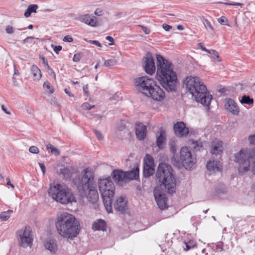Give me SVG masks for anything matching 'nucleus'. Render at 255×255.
I'll return each mask as SVG.
<instances>
[{
    "mask_svg": "<svg viewBox=\"0 0 255 255\" xmlns=\"http://www.w3.org/2000/svg\"><path fill=\"white\" fill-rule=\"evenodd\" d=\"M240 102L243 104L251 105L253 104L254 100L249 95H244L242 97Z\"/></svg>",
    "mask_w": 255,
    "mask_h": 255,
    "instance_id": "nucleus-34",
    "label": "nucleus"
},
{
    "mask_svg": "<svg viewBox=\"0 0 255 255\" xmlns=\"http://www.w3.org/2000/svg\"><path fill=\"white\" fill-rule=\"evenodd\" d=\"M31 73L34 80H39L41 77V71L36 65H33L31 66Z\"/></svg>",
    "mask_w": 255,
    "mask_h": 255,
    "instance_id": "nucleus-30",
    "label": "nucleus"
},
{
    "mask_svg": "<svg viewBox=\"0 0 255 255\" xmlns=\"http://www.w3.org/2000/svg\"><path fill=\"white\" fill-rule=\"evenodd\" d=\"M155 173V166H149L145 164L143 167V176L144 178H149Z\"/></svg>",
    "mask_w": 255,
    "mask_h": 255,
    "instance_id": "nucleus-27",
    "label": "nucleus"
},
{
    "mask_svg": "<svg viewBox=\"0 0 255 255\" xmlns=\"http://www.w3.org/2000/svg\"><path fill=\"white\" fill-rule=\"evenodd\" d=\"M34 39V37H31V36H30V37H26V38H25L23 40V42L24 43H31L32 42V40Z\"/></svg>",
    "mask_w": 255,
    "mask_h": 255,
    "instance_id": "nucleus-56",
    "label": "nucleus"
},
{
    "mask_svg": "<svg viewBox=\"0 0 255 255\" xmlns=\"http://www.w3.org/2000/svg\"><path fill=\"white\" fill-rule=\"evenodd\" d=\"M155 180L168 194H172L176 192V180L171 165L166 163H159L155 172Z\"/></svg>",
    "mask_w": 255,
    "mask_h": 255,
    "instance_id": "nucleus-4",
    "label": "nucleus"
},
{
    "mask_svg": "<svg viewBox=\"0 0 255 255\" xmlns=\"http://www.w3.org/2000/svg\"><path fill=\"white\" fill-rule=\"evenodd\" d=\"M29 151L32 153H37L39 152V149L36 146H31L29 148Z\"/></svg>",
    "mask_w": 255,
    "mask_h": 255,
    "instance_id": "nucleus-48",
    "label": "nucleus"
},
{
    "mask_svg": "<svg viewBox=\"0 0 255 255\" xmlns=\"http://www.w3.org/2000/svg\"><path fill=\"white\" fill-rule=\"evenodd\" d=\"M183 84L197 102L201 103L208 110L210 109L212 96L208 91L206 86L200 81L198 77L188 76L184 79Z\"/></svg>",
    "mask_w": 255,
    "mask_h": 255,
    "instance_id": "nucleus-3",
    "label": "nucleus"
},
{
    "mask_svg": "<svg viewBox=\"0 0 255 255\" xmlns=\"http://www.w3.org/2000/svg\"><path fill=\"white\" fill-rule=\"evenodd\" d=\"M114 181L119 186L127 183L125 172L122 169H114L111 174Z\"/></svg>",
    "mask_w": 255,
    "mask_h": 255,
    "instance_id": "nucleus-15",
    "label": "nucleus"
},
{
    "mask_svg": "<svg viewBox=\"0 0 255 255\" xmlns=\"http://www.w3.org/2000/svg\"><path fill=\"white\" fill-rule=\"evenodd\" d=\"M38 8L37 4H33L29 5L25 10L24 15L25 17H28L30 16L31 13L36 12Z\"/></svg>",
    "mask_w": 255,
    "mask_h": 255,
    "instance_id": "nucleus-31",
    "label": "nucleus"
},
{
    "mask_svg": "<svg viewBox=\"0 0 255 255\" xmlns=\"http://www.w3.org/2000/svg\"><path fill=\"white\" fill-rule=\"evenodd\" d=\"M53 47V50L55 53L57 54L58 53V52L61 51L62 49V47L60 45H51Z\"/></svg>",
    "mask_w": 255,
    "mask_h": 255,
    "instance_id": "nucleus-50",
    "label": "nucleus"
},
{
    "mask_svg": "<svg viewBox=\"0 0 255 255\" xmlns=\"http://www.w3.org/2000/svg\"><path fill=\"white\" fill-rule=\"evenodd\" d=\"M12 210H8L6 211L2 212L0 214V221H6L10 218V215L13 213Z\"/></svg>",
    "mask_w": 255,
    "mask_h": 255,
    "instance_id": "nucleus-32",
    "label": "nucleus"
},
{
    "mask_svg": "<svg viewBox=\"0 0 255 255\" xmlns=\"http://www.w3.org/2000/svg\"><path fill=\"white\" fill-rule=\"evenodd\" d=\"M204 24L207 30L212 34L215 33L214 29L211 22L208 19H205Z\"/></svg>",
    "mask_w": 255,
    "mask_h": 255,
    "instance_id": "nucleus-36",
    "label": "nucleus"
},
{
    "mask_svg": "<svg viewBox=\"0 0 255 255\" xmlns=\"http://www.w3.org/2000/svg\"><path fill=\"white\" fill-rule=\"evenodd\" d=\"M39 165L44 175L46 172L45 166L43 163H39Z\"/></svg>",
    "mask_w": 255,
    "mask_h": 255,
    "instance_id": "nucleus-61",
    "label": "nucleus"
},
{
    "mask_svg": "<svg viewBox=\"0 0 255 255\" xmlns=\"http://www.w3.org/2000/svg\"><path fill=\"white\" fill-rule=\"evenodd\" d=\"M48 192L54 200L62 204L76 202V198L71 189L63 187L59 184L51 187Z\"/></svg>",
    "mask_w": 255,
    "mask_h": 255,
    "instance_id": "nucleus-8",
    "label": "nucleus"
},
{
    "mask_svg": "<svg viewBox=\"0 0 255 255\" xmlns=\"http://www.w3.org/2000/svg\"><path fill=\"white\" fill-rule=\"evenodd\" d=\"M63 41L66 42H71L73 41V39L70 36L66 35L63 38Z\"/></svg>",
    "mask_w": 255,
    "mask_h": 255,
    "instance_id": "nucleus-52",
    "label": "nucleus"
},
{
    "mask_svg": "<svg viewBox=\"0 0 255 255\" xmlns=\"http://www.w3.org/2000/svg\"><path fill=\"white\" fill-rule=\"evenodd\" d=\"M165 133L164 131H161L159 135L156 138V145L160 148L162 149L163 147V144L165 141Z\"/></svg>",
    "mask_w": 255,
    "mask_h": 255,
    "instance_id": "nucleus-28",
    "label": "nucleus"
},
{
    "mask_svg": "<svg viewBox=\"0 0 255 255\" xmlns=\"http://www.w3.org/2000/svg\"><path fill=\"white\" fill-rule=\"evenodd\" d=\"M88 89H89V87H88V84L84 85L83 87L84 96H88V94H89Z\"/></svg>",
    "mask_w": 255,
    "mask_h": 255,
    "instance_id": "nucleus-53",
    "label": "nucleus"
},
{
    "mask_svg": "<svg viewBox=\"0 0 255 255\" xmlns=\"http://www.w3.org/2000/svg\"><path fill=\"white\" fill-rule=\"evenodd\" d=\"M225 107L226 110H228L234 115H238L239 113V108L235 101L233 99H226Z\"/></svg>",
    "mask_w": 255,
    "mask_h": 255,
    "instance_id": "nucleus-23",
    "label": "nucleus"
},
{
    "mask_svg": "<svg viewBox=\"0 0 255 255\" xmlns=\"http://www.w3.org/2000/svg\"><path fill=\"white\" fill-rule=\"evenodd\" d=\"M174 133L177 136H186L189 133V129L183 122H178L173 126Z\"/></svg>",
    "mask_w": 255,
    "mask_h": 255,
    "instance_id": "nucleus-16",
    "label": "nucleus"
},
{
    "mask_svg": "<svg viewBox=\"0 0 255 255\" xmlns=\"http://www.w3.org/2000/svg\"><path fill=\"white\" fill-rule=\"evenodd\" d=\"M81 107L84 110H89L94 109L95 106H91L88 103L85 102L82 105Z\"/></svg>",
    "mask_w": 255,
    "mask_h": 255,
    "instance_id": "nucleus-42",
    "label": "nucleus"
},
{
    "mask_svg": "<svg viewBox=\"0 0 255 255\" xmlns=\"http://www.w3.org/2000/svg\"><path fill=\"white\" fill-rule=\"evenodd\" d=\"M117 63V60L115 59H110L105 61L104 65L106 67H111L115 65Z\"/></svg>",
    "mask_w": 255,
    "mask_h": 255,
    "instance_id": "nucleus-39",
    "label": "nucleus"
},
{
    "mask_svg": "<svg viewBox=\"0 0 255 255\" xmlns=\"http://www.w3.org/2000/svg\"><path fill=\"white\" fill-rule=\"evenodd\" d=\"M118 137L121 139H126L131 136V132L125 127L121 128L117 132Z\"/></svg>",
    "mask_w": 255,
    "mask_h": 255,
    "instance_id": "nucleus-26",
    "label": "nucleus"
},
{
    "mask_svg": "<svg viewBox=\"0 0 255 255\" xmlns=\"http://www.w3.org/2000/svg\"><path fill=\"white\" fill-rule=\"evenodd\" d=\"M184 243L186 246V248L184 249L185 251H187L191 249L196 245V243L194 240H190L188 242L184 241Z\"/></svg>",
    "mask_w": 255,
    "mask_h": 255,
    "instance_id": "nucleus-38",
    "label": "nucleus"
},
{
    "mask_svg": "<svg viewBox=\"0 0 255 255\" xmlns=\"http://www.w3.org/2000/svg\"><path fill=\"white\" fill-rule=\"evenodd\" d=\"M94 133H95V135H96L97 138L99 140H101L103 139L104 137L102 135V134L101 133V132L100 131L95 129L94 130Z\"/></svg>",
    "mask_w": 255,
    "mask_h": 255,
    "instance_id": "nucleus-49",
    "label": "nucleus"
},
{
    "mask_svg": "<svg viewBox=\"0 0 255 255\" xmlns=\"http://www.w3.org/2000/svg\"><path fill=\"white\" fill-rule=\"evenodd\" d=\"M147 164L149 166H155L154 160L152 156L149 154H146L143 160V166Z\"/></svg>",
    "mask_w": 255,
    "mask_h": 255,
    "instance_id": "nucleus-33",
    "label": "nucleus"
},
{
    "mask_svg": "<svg viewBox=\"0 0 255 255\" xmlns=\"http://www.w3.org/2000/svg\"><path fill=\"white\" fill-rule=\"evenodd\" d=\"M64 92L66 94H67L69 97H73L74 95L71 93V92L69 91V89L65 88L64 89Z\"/></svg>",
    "mask_w": 255,
    "mask_h": 255,
    "instance_id": "nucleus-64",
    "label": "nucleus"
},
{
    "mask_svg": "<svg viewBox=\"0 0 255 255\" xmlns=\"http://www.w3.org/2000/svg\"><path fill=\"white\" fill-rule=\"evenodd\" d=\"M89 43L92 44H94L98 47H101L102 45L97 40H90L89 41Z\"/></svg>",
    "mask_w": 255,
    "mask_h": 255,
    "instance_id": "nucleus-59",
    "label": "nucleus"
},
{
    "mask_svg": "<svg viewBox=\"0 0 255 255\" xmlns=\"http://www.w3.org/2000/svg\"><path fill=\"white\" fill-rule=\"evenodd\" d=\"M180 161L181 166H183L186 170H191L194 168L196 158L193 154L190 147L188 146L182 147L180 151Z\"/></svg>",
    "mask_w": 255,
    "mask_h": 255,
    "instance_id": "nucleus-9",
    "label": "nucleus"
},
{
    "mask_svg": "<svg viewBox=\"0 0 255 255\" xmlns=\"http://www.w3.org/2000/svg\"><path fill=\"white\" fill-rule=\"evenodd\" d=\"M128 201L126 196H120L117 199L114 204V209L121 214L128 213Z\"/></svg>",
    "mask_w": 255,
    "mask_h": 255,
    "instance_id": "nucleus-14",
    "label": "nucleus"
},
{
    "mask_svg": "<svg viewBox=\"0 0 255 255\" xmlns=\"http://www.w3.org/2000/svg\"><path fill=\"white\" fill-rule=\"evenodd\" d=\"M223 142L221 141L216 140L211 143L210 153L212 154L221 155L223 151Z\"/></svg>",
    "mask_w": 255,
    "mask_h": 255,
    "instance_id": "nucleus-21",
    "label": "nucleus"
},
{
    "mask_svg": "<svg viewBox=\"0 0 255 255\" xmlns=\"http://www.w3.org/2000/svg\"><path fill=\"white\" fill-rule=\"evenodd\" d=\"M44 246L51 253H55L57 250L56 242L54 239H48L44 242Z\"/></svg>",
    "mask_w": 255,
    "mask_h": 255,
    "instance_id": "nucleus-25",
    "label": "nucleus"
},
{
    "mask_svg": "<svg viewBox=\"0 0 255 255\" xmlns=\"http://www.w3.org/2000/svg\"><path fill=\"white\" fill-rule=\"evenodd\" d=\"M141 27L142 28V30L145 34H149L150 33L151 30L148 28L144 26H141Z\"/></svg>",
    "mask_w": 255,
    "mask_h": 255,
    "instance_id": "nucleus-60",
    "label": "nucleus"
},
{
    "mask_svg": "<svg viewBox=\"0 0 255 255\" xmlns=\"http://www.w3.org/2000/svg\"><path fill=\"white\" fill-rule=\"evenodd\" d=\"M59 174L63 179L66 180H70L72 177V173L68 168L64 167L60 169Z\"/></svg>",
    "mask_w": 255,
    "mask_h": 255,
    "instance_id": "nucleus-29",
    "label": "nucleus"
},
{
    "mask_svg": "<svg viewBox=\"0 0 255 255\" xmlns=\"http://www.w3.org/2000/svg\"><path fill=\"white\" fill-rule=\"evenodd\" d=\"M99 189L103 199L104 207L108 213L113 212V198L115 187L110 177L99 180Z\"/></svg>",
    "mask_w": 255,
    "mask_h": 255,
    "instance_id": "nucleus-7",
    "label": "nucleus"
},
{
    "mask_svg": "<svg viewBox=\"0 0 255 255\" xmlns=\"http://www.w3.org/2000/svg\"><path fill=\"white\" fill-rule=\"evenodd\" d=\"M73 182L81 195L85 194L86 191L88 190L87 200L91 204H94V208L97 209L98 208L97 203L99 200V194L94 182L93 172L87 168L84 169L81 173V176H76Z\"/></svg>",
    "mask_w": 255,
    "mask_h": 255,
    "instance_id": "nucleus-2",
    "label": "nucleus"
},
{
    "mask_svg": "<svg viewBox=\"0 0 255 255\" xmlns=\"http://www.w3.org/2000/svg\"><path fill=\"white\" fill-rule=\"evenodd\" d=\"M135 135L137 138L139 140H143L146 135V127L141 123L135 124Z\"/></svg>",
    "mask_w": 255,
    "mask_h": 255,
    "instance_id": "nucleus-19",
    "label": "nucleus"
},
{
    "mask_svg": "<svg viewBox=\"0 0 255 255\" xmlns=\"http://www.w3.org/2000/svg\"><path fill=\"white\" fill-rule=\"evenodd\" d=\"M19 245L21 247L26 248L32 244L33 241L32 229L30 227L25 226L24 229L16 232Z\"/></svg>",
    "mask_w": 255,
    "mask_h": 255,
    "instance_id": "nucleus-11",
    "label": "nucleus"
},
{
    "mask_svg": "<svg viewBox=\"0 0 255 255\" xmlns=\"http://www.w3.org/2000/svg\"><path fill=\"white\" fill-rule=\"evenodd\" d=\"M211 58L214 60H216L218 62L221 61L222 59L220 57L218 52L215 50V53H213L211 56Z\"/></svg>",
    "mask_w": 255,
    "mask_h": 255,
    "instance_id": "nucleus-43",
    "label": "nucleus"
},
{
    "mask_svg": "<svg viewBox=\"0 0 255 255\" xmlns=\"http://www.w3.org/2000/svg\"><path fill=\"white\" fill-rule=\"evenodd\" d=\"M50 103L51 105H53L54 106H58L59 104L57 101L55 97H52L50 99Z\"/></svg>",
    "mask_w": 255,
    "mask_h": 255,
    "instance_id": "nucleus-57",
    "label": "nucleus"
},
{
    "mask_svg": "<svg viewBox=\"0 0 255 255\" xmlns=\"http://www.w3.org/2000/svg\"><path fill=\"white\" fill-rule=\"evenodd\" d=\"M127 181L131 180H137L139 178V167L137 163H135L133 168L129 171H125Z\"/></svg>",
    "mask_w": 255,
    "mask_h": 255,
    "instance_id": "nucleus-18",
    "label": "nucleus"
},
{
    "mask_svg": "<svg viewBox=\"0 0 255 255\" xmlns=\"http://www.w3.org/2000/svg\"><path fill=\"white\" fill-rule=\"evenodd\" d=\"M217 3L224 4L225 5H239V6H241V7H242V6L243 5V3H240V2H235V3H229L227 2H222V1H218L217 2Z\"/></svg>",
    "mask_w": 255,
    "mask_h": 255,
    "instance_id": "nucleus-45",
    "label": "nucleus"
},
{
    "mask_svg": "<svg viewBox=\"0 0 255 255\" xmlns=\"http://www.w3.org/2000/svg\"><path fill=\"white\" fill-rule=\"evenodd\" d=\"M248 140L250 144L255 145V133L250 135L248 137Z\"/></svg>",
    "mask_w": 255,
    "mask_h": 255,
    "instance_id": "nucleus-47",
    "label": "nucleus"
},
{
    "mask_svg": "<svg viewBox=\"0 0 255 255\" xmlns=\"http://www.w3.org/2000/svg\"><path fill=\"white\" fill-rule=\"evenodd\" d=\"M144 61V69L145 72L150 75L154 73L156 67L154 63V59L152 54L149 52L146 53L145 56L143 58Z\"/></svg>",
    "mask_w": 255,
    "mask_h": 255,
    "instance_id": "nucleus-12",
    "label": "nucleus"
},
{
    "mask_svg": "<svg viewBox=\"0 0 255 255\" xmlns=\"http://www.w3.org/2000/svg\"><path fill=\"white\" fill-rule=\"evenodd\" d=\"M5 31L8 34H12L14 32L13 28L10 25H7L6 27Z\"/></svg>",
    "mask_w": 255,
    "mask_h": 255,
    "instance_id": "nucleus-51",
    "label": "nucleus"
},
{
    "mask_svg": "<svg viewBox=\"0 0 255 255\" xmlns=\"http://www.w3.org/2000/svg\"><path fill=\"white\" fill-rule=\"evenodd\" d=\"M197 46L199 48H200V49H201L202 51H206V47H205L204 46H203V43H198L197 44Z\"/></svg>",
    "mask_w": 255,
    "mask_h": 255,
    "instance_id": "nucleus-63",
    "label": "nucleus"
},
{
    "mask_svg": "<svg viewBox=\"0 0 255 255\" xmlns=\"http://www.w3.org/2000/svg\"><path fill=\"white\" fill-rule=\"evenodd\" d=\"M81 58H82L81 53H76L74 55V56L73 57V61L75 62H78L81 60Z\"/></svg>",
    "mask_w": 255,
    "mask_h": 255,
    "instance_id": "nucleus-44",
    "label": "nucleus"
},
{
    "mask_svg": "<svg viewBox=\"0 0 255 255\" xmlns=\"http://www.w3.org/2000/svg\"><path fill=\"white\" fill-rule=\"evenodd\" d=\"M80 20L81 21L92 27H96L98 26L97 18L88 14L81 16L80 17Z\"/></svg>",
    "mask_w": 255,
    "mask_h": 255,
    "instance_id": "nucleus-20",
    "label": "nucleus"
},
{
    "mask_svg": "<svg viewBox=\"0 0 255 255\" xmlns=\"http://www.w3.org/2000/svg\"><path fill=\"white\" fill-rule=\"evenodd\" d=\"M46 149L49 152L55 155H58L60 154L59 150L50 143L46 145Z\"/></svg>",
    "mask_w": 255,
    "mask_h": 255,
    "instance_id": "nucleus-35",
    "label": "nucleus"
},
{
    "mask_svg": "<svg viewBox=\"0 0 255 255\" xmlns=\"http://www.w3.org/2000/svg\"><path fill=\"white\" fill-rule=\"evenodd\" d=\"M45 68L47 69V72L50 76H52L53 75L54 77L55 76L54 71L49 66V68L48 67H45Z\"/></svg>",
    "mask_w": 255,
    "mask_h": 255,
    "instance_id": "nucleus-58",
    "label": "nucleus"
},
{
    "mask_svg": "<svg viewBox=\"0 0 255 255\" xmlns=\"http://www.w3.org/2000/svg\"><path fill=\"white\" fill-rule=\"evenodd\" d=\"M95 14L98 16H101L103 14V10L100 8H98L95 11Z\"/></svg>",
    "mask_w": 255,
    "mask_h": 255,
    "instance_id": "nucleus-54",
    "label": "nucleus"
},
{
    "mask_svg": "<svg viewBox=\"0 0 255 255\" xmlns=\"http://www.w3.org/2000/svg\"><path fill=\"white\" fill-rule=\"evenodd\" d=\"M58 233L63 237L71 238L77 236L79 234L80 224H56Z\"/></svg>",
    "mask_w": 255,
    "mask_h": 255,
    "instance_id": "nucleus-10",
    "label": "nucleus"
},
{
    "mask_svg": "<svg viewBox=\"0 0 255 255\" xmlns=\"http://www.w3.org/2000/svg\"><path fill=\"white\" fill-rule=\"evenodd\" d=\"M134 85L137 91L155 101H161L165 97L164 92L152 78L147 76L136 78Z\"/></svg>",
    "mask_w": 255,
    "mask_h": 255,
    "instance_id": "nucleus-5",
    "label": "nucleus"
},
{
    "mask_svg": "<svg viewBox=\"0 0 255 255\" xmlns=\"http://www.w3.org/2000/svg\"><path fill=\"white\" fill-rule=\"evenodd\" d=\"M106 39L111 42V43L109 44V45H112L114 44L113 42H114V39L112 37H111L110 36H107L106 37Z\"/></svg>",
    "mask_w": 255,
    "mask_h": 255,
    "instance_id": "nucleus-62",
    "label": "nucleus"
},
{
    "mask_svg": "<svg viewBox=\"0 0 255 255\" xmlns=\"http://www.w3.org/2000/svg\"><path fill=\"white\" fill-rule=\"evenodd\" d=\"M170 150L172 153V156L171 157V161L173 165L178 168L181 167V163L178 159L177 156L176 155V146L174 143H170Z\"/></svg>",
    "mask_w": 255,
    "mask_h": 255,
    "instance_id": "nucleus-24",
    "label": "nucleus"
},
{
    "mask_svg": "<svg viewBox=\"0 0 255 255\" xmlns=\"http://www.w3.org/2000/svg\"><path fill=\"white\" fill-rule=\"evenodd\" d=\"M218 22L224 25H229V22L228 19L224 16H221L218 19Z\"/></svg>",
    "mask_w": 255,
    "mask_h": 255,
    "instance_id": "nucleus-41",
    "label": "nucleus"
},
{
    "mask_svg": "<svg viewBox=\"0 0 255 255\" xmlns=\"http://www.w3.org/2000/svg\"><path fill=\"white\" fill-rule=\"evenodd\" d=\"M162 27L166 31H169L172 29V26L166 23L163 24Z\"/></svg>",
    "mask_w": 255,
    "mask_h": 255,
    "instance_id": "nucleus-55",
    "label": "nucleus"
},
{
    "mask_svg": "<svg viewBox=\"0 0 255 255\" xmlns=\"http://www.w3.org/2000/svg\"><path fill=\"white\" fill-rule=\"evenodd\" d=\"M206 168L211 174L220 171L222 169L220 166V162L217 160H209L207 163Z\"/></svg>",
    "mask_w": 255,
    "mask_h": 255,
    "instance_id": "nucleus-22",
    "label": "nucleus"
},
{
    "mask_svg": "<svg viewBox=\"0 0 255 255\" xmlns=\"http://www.w3.org/2000/svg\"><path fill=\"white\" fill-rule=\"evenodd\" d=\"M153 194L156 202L161 210H164L167 207V199L165 194L161 191L158 187H155L153 190Z\"/></svg>",
    "mask_w": 255,
    "mask_h": 255,
    "instance_id": "nucleus-13",
    "label": "nucleus"
},
{
    "mask_svg": "<svg viewBox=\"0 0 255 255\" xmlns=\"http://www.w3.org/2000/svg\"><path fill=\"white\" fill-rule=\"evenodd\" d=\"M234 161L238 165V172L243 175L251 171L255 175V148L241 149L235 154Z\"/></svg>",
    "mask_w": 255,
    "mask_h": 255,
    "instance_id": "nucleus-6",
    "label": "nucleus"
},
{
    "mask_svg": "<svg viewBox=\"0 0 255 255\" xmlns=\"http://www.w3.org/2000/svg\"><path fill=\"white\" fill-rule=\"evenodd\" d=\"M107 228V224H92V229L94 231H106Z\"/></svg>",
    "mask_w": 255,
    "mask_h": 255,
    "instance_id": "nucleus-37",
    "label": "nucleus"
},
{
    "mask_svg": "<svg viewBox=\"0 0 255 255\" xmlns=\"http://www.w3.org/2000/svg\"><path fill=\"white\" fill-rule=\"evenodd\" d=\"M55 223H79L75 217L67 212L58 215Z\"/></svg>",
    "mask_w": 255,
    "mask_h": 255,
    "instance_id": "nucleus-17",
    "label": "nucleus"
},
{
    "mask_svg": "<svg viewBox=\"0 0 255 255\" xmlns=\"http://www.w3.org/2000/svg\"><path fill=\"white\" fill-rule=\"evenodd\" d=\"M40 59L41 60L42 64H43L44 66L45 67H48L49 68V65L47 62V60L46 59V58L42 56H40L39 57Z\"/></svg>",
    "mask_w": 255,
    "mask_h": 255,
    "instance_id": "nucleus-46",
    "label": "nucleus"
},
{
    "mask_svg": "<svg viewBox=\"0 0 255 255\" xmlns=\"http://www.w3.org/2000/svg\"><path fill=\"white\" fill-rule=\"evenodd\" d=\"M157 70L156 78L168 92L176 90L177 76L174 71L172 63L160 54H155Z\"/></svg>",
    "mask_w": 255,
    "mask_h": 255,
    "instance_id": "nucleus-1",
    "label": "nucleus"
},
{
    "mask_svg": "<svg viewBox=\"0 0 255 255\" xmlns=\"http://www.w3.org/2000/svg\"><path fill=\"white\" fill-rule=\"evenodd\" d=\"M43 87L44 88H47L49 90L50 94H52L54 92V89L51 86L50 83L48 81H46L44 83Z\"/></svg>",
    "mask_w": 255,
    "mask_h": 255,
    "instance_id": "nucleus-40",
    "label": "nucleus"
}]
</instances>
